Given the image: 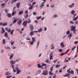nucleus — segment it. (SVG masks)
I'll use <instances>...</instances> for the list:
<instances>
[{
	"instance_id": "1",
	"label": "nucleus",
	"mask_w": 78,
	"mask_h": 78,
	"mask_svg": "<svg viewBox=\"0 0 78 78\" xmlns=\"http://www.w3.org/2000/svg\"><path fill=\"white\" fill-rule=\"evenodd\" d=\"M14 67V65H12V68H13V72H15L16 71H18L20 70L18 68V67L15 68V70Z\"/></svg>"
},
{
	"instance_id": "2",
	"label": "nucleus",
	"mask_w": 78,
	"mask_h": 78,
	"mask_svg": "<svg viewBox=\"0 0 78 78\" xmlns=\"http://www.w3.org/2000/svg\"><path fill=\"white\" fill-rule=\"evenodd\" d=\"M76 28V26H72L71 27V29H70L71 31H76V29H75Z\"/></svg>"
},
{
	"instance_id": "3",
	"label": "nucleus",
	"mask_w": 78,
	"mask_h": 78,
	"mask_svg": "<svg viewBox=\"0 0 78 78\" xmlns=\"http://www.w3.org/2000/svg\"><path fill=\"white\" fill-rule=\"evenodd\" d=\"M43 73H42V74L44 75H46L48 74V71L47 70H45L43 71Z\"/></svg>"
},
{
	"instance_id": "4",
	"label": "nucleus",
	"mask_w": 78,
	"mask_h": 78,
	"mask_svg": "<svg viewBox=\"0 0 78 78\" xmlns=\"http://www.w3.org/2000/svg\"><path fill=\"white\" fill-rule=\"evenodd\" d=\"M16 18H15V17L13 18V19H12V20H13L14 19V20H13V23L15 24L17 21V20H16Z\"/></svg>"
},
{
	"instance_id": "5",
	"label": "nucleus",
	"mask_w": 78,
	"mask_h": 78,
	"mask_svg": "<svg viewBox=\"0 0 78 78\" xmlns=\"http://www.w3.org/2000/svg\"><path fill=\"white\" fill-rule=\"evenodd\" d=\"M22 23V20H20L18 22H17V24L19 25H20Z\"/></svg>"
},
{
	"instance_id": "6",
	"label": "nucleus",
	"mask_w": 78,
	"mask_h": 78,
	"mask_svg": "<svg viewBox=\"0 0 78 78\" xmlns=\"http://www.w3.org/2000/svg\"><path fill=\"white\" fill-rule=\"evenodd\" d=\"M29 27H30V30H34V27L33 25H30Z\"/></svg>"
},
{
	"instance_id": "7",
	"label": "nucleus",
	"mask_w": 78,
	"mask_h": 78,
	"mask_svg": "<svg viewBox=\"0 0 78 78\" xmlns=\"http://www.w3.org/2000/svg\"><path fill=\"white\" fill-rule=\"evenodd\" d=\"M53 52H51V53L50 54V60H51V59H53L52 57H53Z\"/></svg>"
},
{
	"instance_id": "8",
	"label": "nucleus",
	"mask_w": 78,
	"mask_h": 78,
	"mask_svg": "<svg viewBox=\"0 0 78 78\" xmlns=\"http://www.w3.org/2000/svg\"><path fill=\"white\" fill-rule=\"evenodd\" d=\"M27 25L26 21H25L23 23V26H24V27H25Z\"/></svg>"
},
{
	"instance_id": "9",
	"label": "nucleus",
	"mask_w": 78,
	"mask_h": 78,
	"mask_svg": "<svg viewBox=\"0 0 78 78\" xmlns=\"http://www.w3.org/2000/svg\"><path fill=\"white\" fill-rule=\"evenodd\" d=\"M10 63H12V65H14V64L16 63V61H13L12 60H11V61H10Z\"/></svg>"
},
{
	"instance_id": "10",
	"label": "nucleus",
	"mask_w": 78,
	"mask_h": 78,
	"mask_svg": "<svg viewBox=\"0 0 78 78\" xmlns=\"http://www.w3.org/2000/svg\"><path fill=\"white\" fill-rule=\"evenodd\" d=\"M75 3H72L71 5H69V7L72 8L74 6Z\"/></svg>"
},
{
	"instance_id": "11",
	"label": "nucleus",
	"mask_w": 78,
	"mask_h": 78,
	"mask_svg": "<svg viewBox=\"0 0 78 78\" xmlns=\"http://www.w3.org/2000/svg\"><path fill=\"white\" fill-rule=\"evenodd\" d=\"M45 62H46V63H47L48 64L50 63V62L49 61V60L48 59H46L45 61Z\"/></svg>"
},
{
	"instance_id": "12",
	"label": "nucleus",
	"mask_w": 78,
	"mask_h": 78,
	"mask_svg": "<svg viewBox=\"0 0 78 78\" xmlns=\"http://www.w3.org/2000/svg\"><path fill=\"white\" fill-rule=\"evenodd\" d=\"M5 75H10L11 73L9 72H6V73H5Z\"/></svg>"
},
{
	"instance_id": "13",
	"label": "nucleus",
	"mask_w": 78,
	"mask_h": 78,
	"mask_svg": "<svg viewBox=\"0 0 78 78\" xmlns=\"http://www.w3.org/2000/svg\"><path fill=\"white\" fill-rule=\"evenodd\" d=\"M60 45H61V46H62V47H64V44L63 42H62L60 43Z\"/></svg>"
},
{
	"instance_id": "14",
	"label": "nucleus",
	"mask_w": 78,
	"mask_h": 78,
	"mask_svg": "<svg viewBox=\"0 0 78 78\" xmlns=\"http://www.w3.org/2000/svg\"><path fill=\"white\" fill-rule=\"evenodd\" d=\"M34 32L32 31L30 33V34H29V35L30 36H32L34 35Z\"/></svg>"
},
{
	"instance_id": "15",
	"label": "nucleus",
	"mask_w": 78,
	"mask_h": 78,
	"mask_svg": "<svg viewBox=\"0 0 78 78\" xmlns=\"http://www.w3.org/2000/svg\"><path fill=\"white\" fill-rule=\"evenodd\" d=\"M16 14V12H15V11H13V12H12V16H14V15H15V14Z\"/></svg>"
},
{
	"instance_id": "16",
	"label": "nucleus",
	"mask_w": 78,
	"mask_h": 78,
	"mask_svg": "<svg viewBox=\"0 0 78 78\" xmlns=\"http://www.w3.org/2000/svg\"><path fill=\"white\" fill-rule=\"evenodd\" d=\"M14 55L13 54H12L10 56V58H9L10 59H12V58L13 57V56Z\"/></svg>"
},
{
	"instance_id": "17",
	"label": "nucleus",
	"mask_w": 78,
	"mask_h": 78,
	"mask_svg": "<svg viewBox=\"0 0 78 78\" xmlns=\"http://www.w3.org/2000/svg\"><path fill=\"white\" fill-rule=\"evenodd\" d=\"M42 31V29L41 28H40L38 30V32L40 33Z\"/></svg>"
},
{
	"instance_id": "18",
	"label": "nucleus",
	"mask_w": 78,
	"mask_h": 78,
	"mask_svg": "<svg viewBox=\"0 0 78 78\" xmlns=\"http://www.w3.org/2000/svg\"><path fill=\"white\" fill-rule=\"evenodd\" d=\"M33 5H31V6H30L29 8V9L31 10L33 8Z\"/></svg>"
},
{
	"instance_id": "19",
	"label": "nucleus",
	"mask_w": 78,
	"mask_h": 78,
	"mask_svg": "<svg viewBox=\"0 0 78 78\" xmlns=\"http://www.w3.org/2000/svg\"><path fill=\"white\" fill-rule=\"evenodd\" d=\"M2 30L3 32H2L1 33L2 34H3L5 32V31L3 27L2 28Z\"/></svg>"
},
{
	"instance_id": "20",
	"label": "nucleus",
	"mask_w": 78,
	"mask_h": 78,
	"mask_svg": "<svg viewBox=\"0 0 78 78\" xmlns=\"http://www.w3.org/2000/svg\"><path fill=\"white\" fill-rule=\"evenodd\" d=\"M7 16H8V17L10 18L11 16V14L10 13L7 14Z\"/></svg>"
},
{
	"instance_id": "21",
	"label": "nucleus",
	"mask_w": 78,
	"mask_h": 78,
	"mask_svg": "<svg viewBox=\"0 0 78 78\" xmlns=\"http://www.w3.org/2000/svg\"><path fill=\"white\" fill-rule=\"evenodd\" d=\"M23 12V11H21V12H19V13H18V14L19 15H21L22 14Z\"/></svg>"
},
{
	"instance_id": "22",
	"label": "nucleus",
	"mask_w": 78,
	"mask_h": 78,
	"mask_svg": "<svg viewBox=\"0 0 78 78\" xmlns=\"http://www.w3.org/2000/svg\"><path fill=\"white\" fill-rule=\"evenodd\" d=\"M20 3H18V4H16V7H17V8H19L20 7Z\"/></svg>"
},
{
	"instance_id": "23",
	"label": "nucleus",
	"mask_w": 78,
	"mask_h": 78,
	"mask_svg": "<svg viewBox=\"0 0 78 78\" xmlns=\"http://www.w3.org/2000/svg\"><path fill=\"white\" fill-rule=\"evenodd\" d=\"M73 36V35L72 34H69V35H68V37H69V39H70V38H71V37Z\"/></svg>"
},
{
	"instance_id": "24",
	"label": "nucleus",
	"mask_w": 78,
	"mask_h": 78,
	"mask_svg": "<svg viewBox=\"0 0 78 78\" xmlns=\"http://www.w3.org/2000/svg\"><path fill=\"white\" fill-rule=\"evenodd\" d=\"M32 42H35V37H32Z\"/></svg>"
},
{
	"instance_id": "25",
	"label": "nucleus",
	"mask_w": 78,
	"mask_h": 78,
	"mask_svg": "<svg viewBox=\"0 0 78 78\" xmlns=\"http://www.w3.org/2000/svg\"><path fill=\"white\" fill-rule=\"evenodd\" d=\"M5 37H8V34L7 33H5Z\"/></svg>"
},
{
	"instance_id": "26",
	"label": "nucleus",
	"mask_w": 78,
	"mask_h": 78,
	"mask_svg": "<svg viewBox=\"0 0 78 78\" xmlns=\"http://www.w3.org/2000/svg\"><path fill=\"white\" fill-rule=\"evenodd\" d=\"M21 72V70H19L17 71V72H16V74H18L19 73H20Z\"/></svg>"
},
{
	"instance_id": "27",
	"label": "nucleus",
	"mask_w": 78,
	"mask_h": 78,
	"mask_svg": "<svg viewBox=\"0 0 78 78\" xmlns=\"http://www.w3.org/2000/svg\"><path fill=\"white\" fill-rule=\"evenodd\" d=\"M71 13H72L73 15L75 13V11L73 10H72L71 12Z\"/></svg>"
},
{
	"instance_id": "28",
	"label": "nucleus",
	"mask_w": 78,
	"mask_h": 78,
	"mask_svg": "<svg viewBox=\"0 0 78 78\" xmlns=\"http://www.w3.org/2000/svg\"><path fill=\"white\" fill-rule=\"evenodd\" d=\"M41 16H40L39 17H37L36 18L37 19V20H39L40 19H41Z\"/></svg>"
},
{
	"instance_id": "29",
	"label": "nucleus",
	"mask_w": 78,
	"mask_h": 78,
	"mask_svg": "<svg viewBox=\"0 0 78 78\" xmlns=\"http://www.w3.org/2000/svg\"><path fill=\"white\" fill-rule=\"evenodd\" d=\"M44 5V4H41V5H40V7L41 9L43 7Z\"/></svg>"
},
{
	"instance_id": "30",
	"label": "nucleus",
	"mask_w": 78,
	"mask_h": 78,
	"mask_svg": "<svg viewBox=\"0 0 78 78\" xmlns=\"http://www.w3.org/2000/svg\"><path fill=\"white\" fill-rule=\"evenodd\" d=\"M7 25V23H3V26H5Z\"/></svg>"
},
{
	"instance_id": "31",
	"label": "nucleus",
	"mask_w": 78,
	"mask_h": 78,
	"mask_svg": "<svg viewBox=\"0 0 78 78\" xmlns=\"http://www.w3.org/2000/svg\"><path fill=\"white\" fill-rule=\"evenodd\" d=\"M51 47H52V48H51V49H53L54 48V47L53 46V44H52L51 45Z\"/></svg>"
},
{
	"instance_id": "32",
	"label": "nucleus",
	"mask_w": 78,
	"mask_h": 78,
	"mask_svg": "<svg viewBox=\"0 0 78 78\" xmlns=\"http://www.w3.org/2000/svg\"><path fill=\"white\" fill-rule=\"evenodd\" d=\"M70 73L74 74V72L73 70H71V71L70 72Z\"/></svg>"
},
{
	"instance_id": "33",
	"label": "nucleus",
	"mask_w": 78,
	"mask_h": 78,
	"mask_svg": "<svg viewBox=\"0 0 78 78\" xmlns=\"http://www.w3.org/2000/svg\"><path fill=\"white\" fill-rule=\"evenodd\" d=\"M60 66L59 65H56L55 67L56 68H57L58 67H59Z\"/></svg>"
},
{
	"instance_id": "34",
	"label": "nucleus",
	"mask_w": 78,
	"mask_h": 78,
	"mask_svg": "<svg viewBox=\"0 0 78 78\" xmlns=\"http://www.w3.org/2000/svg\"><path fill=\"white\" fill-rule=\"evenodd\" d=\"M14 30H12L10 32V34H11V35H12L13 34V32H14Z\"/></svg>"
},
{
	"instance_id": "35",
	"label": "nucleus",
	"mask_w": 78,
	"mask_h": 78,
	"mask_svg": "<svg viewBox=\"0 0 78 78\" xmlns=\"http://www.w3.org/2000/svg\"><path fill=\"white\" fill-rule=\"evenodd\" d=\"M37 67L38 68H40L41 67V66L40 64H39L37 65Z\"/></svg>"
},
{
	"instance_id": "36",
	"label": "nucleus",
	"mask_w": 78,
	"mask_h": 78,
	"mask_svg": "<svg viewBox=\"0 0 78 78\" xmlns=\"http://www.w3.org/2000/svg\"><path fill=\"white\" fill-rule=\"evenodd\" d=\"M3 44H5V39H3Z\"/></svg>"
},
{
	"instance_id": "37",
	"label": "nucleus",
	"mask_w": 78,
	"mask_h": 78,
	"mask_svg": "<svg viewBox=\"0 0 78 78\" xmlns=\"http://www.w3.org/2000/svg\"><path fill=\"white\" fill-rule=\"evenodd\" d=\"M47 66V65L46 64H42V65L41 66V67H43L44 66Z\"/></svg>"
},
{
	"instance_id": "38",
	"label": "nucleus",
	"mask_w": 78,
	"mask_h": 78,
	"mask_svg": "<svg viewBox=\"0 0 78 78\" xmlns=\"http://www.w3.org/2000/svg\"><path fill=\"white\" fill-rule=\"evenodd\" d=\"M69 51V49L67 50L66 51V52L65 53V54H67L68 53V52Z\"/></svg>"
},
{
	"instance_id": "39",
	"label": "nucleus",
	"mask_w": 78,
	"mask_h": 78,
	"mask_svg": "<svg viewBox=\"0 0 78 78\" xmlns=\"http://www.w3.org/2000/svg\"><path fill=\"white\" fill-rule=\"evenodd\" d=\"M4 12H5V13H8V10L6 9H5L4 10Z\"/></svg>"
},
{
	"instance_id": "40",
	"label": "nucleus",
	"mask_w": 78,
	"mask_h": 78,
	"mask_svg": "<svg viewBox=\"0 0 78 78\" xmlns=\"http://www.w3.org/2000/svg\"><path fill=\"white\" fill-rule=\"evenodd\" d=\"M78 18V16H77L76 18H75L73 20V21L76 20Z\"/></svg>"
},
{
	"instance_id": "41",
	"label": "nucleus",
	"mask_w": 78,
	"mask_h": 78,
	"mask_svg": "<svg viewBox=\"0 0 78 78\" xmlns=\"http://www.w3.org/2000/svg\"><path fill=\"white\" fill-rule=\"evenodd\" d=\"M28 16V14H27V15L25 16H24V18H27Z\"/></svg>"
},
{
	"instance_id": "42",
	"label": "nucleus",
	"mask_w": 78,
	"mask_h": 78,
	"mask_svg": "<svg viewBox=\"0 0 78 78\" xmlns=\"http://www.w3.org/2000/svg\"><path fill=\"white\" fill-rule=\"evenodd\" d=\"M29 42H30V44L32 45L34 44V42H31L30 41H29Z\"/></svg>"
},
{
	"instance_id": "43",
	"label": "nucleus",
	"mask_w": 78,
	"mask_h": 78,
	"mask_svg": "<svg viewBox=\"0 0 78 78\" xmlns=\"http://www.w3.org/2000/svg\"><path fill=\"white\" fill-rule=\"evenodd\" d=\"M76 46L72 48V51H73L74 50H75V48H76Z\"/></svg>"
},
{
	"instance_id": "44",
	"label": "nucleus",
	"mask_w": 78,
	"mask_h": 78,
	"mask_svg": "<svg viewBox=\"0 0 78 78\" xmlns=\"http://www.w3.org/2000/svg\"><path fill=\"white\" fill-rule=\"evenodd\" d=\"M65 54H66L65 53H61L60 54V55L61 56H63V55H64Z\"/></svg>"
},
{
	"instance_id": "45",
	"label": "nucleus",
	"mask_w": 78,
	"mask_h": 78,
	"mask_svg": "<svg viewBox=\"0 0 78 78\" xmlns=\"http://www.w3.org/2000/svg\"><path fill=\"white\" fill-rule=\"evenodd\" d=\"M78 43V41H76L74 42V44H77Z\"/></svg>"
},
{
	"instance_id": "46",
	"label": "nucleus",
	"mask_w": 78,
	"mask_h": 78,
	"mask_svg": "<svg viewBox=\"0 0 78 78\" xmlns=\"http://www.w3.org/2000/svg\"><path fill=\"white\" fill-rule=\"evenodd\" d=\"M53 67H51V68H50V71L51 72L52 71H53Z\"/></svg>"
},
{
	"instance_id": "47",
	"label": "nucleus",
	"mask_w": 78,
	"mask_h": 78,
	"mask_svg": "<svg viewBox=\"0 0 78 78\" xmlns=\"http://www.w3.org/2000/svg\"><path fill=\"white\" fill-rule=\"evenodd\" d=\"M40 42L39 41L37 42V48L38 46H39V44Z\"/></svg>"
},
{
	"instance_id": "48",
	"label": "nucleus",
	"mask_w": 78,
	"mask_h": 78,
	"mask_svg": "<svg viewBox=\"0 0 78 78\" xmlns=\"http://www.w3.org/2000/svg\"><path fill=\"white\" fill-rule=\"evenodd\" d=\"M70 33V32L68 30L67 32H66V34H68Z\"/></svg>"
},
{
	"instance_id": "49",
	"label": "nucleus",
	"mask_w": 78,
	"mask_h": 78,
	"mask_svg": "<svg viewBox=\"0 0 78 78\" xmlns=\"http://www.w3.org/2000/svg\"><path fill=\"white\" fill-rule=\"evenodd\" d=\"M33 15L34 16H35L37 15V14L36 12H33Z\"/></svg>"
},
{
	"instance_id": "50",
	"label": "nucleus",
	"mask_w": 78,
	"mask_h": 78,
	"mask_svg": "<svg viewBox=\"0 0 78 78\" xmlns=\"http://www.w3.org/2000/svg\"><path fill=\"white\" fill-rule=\"evenodd\" d=\"M12 76H6V78H10Z\"/></svg>"
},
{
	"instance_id": "51",
	"label": "nucleus",
	"mask_w": 78,
	"mask_h": 78,
	"mask_svg": "<svg viewBox=\"0 0 78 78\" xmlns=\"http://www.w3.org/2000/svg\"><path fill=\"white\" fill-rule=\"evenodd\" d=\"M57 17V15H54V16H53L52 17L53 18V17H54L55 18H56Z\"/></svg>"
},
{
	"instance_id": "52",
	"label": "nucleus",
	"mask_w": 78,
	"mask_h": 78,
	"mask_svg": "<svg viewBox=\"0 0 78 78\" xmlns=\"http://www.w3.org/2000/svg\"><path fill=\"white\" fill-rule=\"evenodd\" d=\"M62 49H59L58 52H62Z\"/></svg>"
},
{
	"instance_id": "53",
	"label": "nucleus",
	"mask_w": 78,
	"mask_h": 78,
	"mask_svg": "<svg viewBox=\"0 0 78 78\" xmlns=\"http://www.w3.org/2000/svg\"><path fill=\"white\" fill-rule=\"evenodd\" d=\"M5 3H3L2 4V5H1L2 6H5Z\"/></svg>"
},
{
	"instance_id": "54",
	"label": "nucleus",
	"mask_w": 78,
	"mask_h": 78,
	"mask_svg": "<svg viewBox=\"0 0 78 78\" xmlns=\"http://www.w3.org/2000/svg\"><path fill=\"white\" fill-rule=\"evenodd\" d=\"M11 45H13L14 44V42H12L11 41Z\"/></svg>"
},
{
	"instance_id": "55",
	"label": "nucleus",
	"mask_w": 78,
	"mask_h": 78,
	"mask_svg": "<svg viewBox=\"0 0 78 78\" xmlns=\"http://www.w3.org/2000/svg\"><path fill=\"white\" fill-rule=\"evenodd\" d=\"M53 73H51V71L50 72H49V74L50 75H53Z\"/></svg>"
},
{
	"instance_id": "56",
	"label": "nucleus",
	"mask_w": 78,
	"mask_h": 78,
	"mask_svg": "<svg viewBox=\"0 0 78 78\" xmlns=\"http://www.w3.org/2000/svg\"><path fill=\"white\" fill-rule=\"evenodd\" d=\"M56 74H55L54 76L53 77V78H56Z\"/></svg>"
},
{
	"instance_id": "57",
	"label": "nucleus",
	"mask_w": 78,
	"mask_h": 78,
	"mask_svg": "<svg viewBox=\"0 0 78 78\" xmlns=\"http://www.w3.org/2000/svg\"><path fill=\"white\" fill-rule=\"evenodd\" d=\"M70 23L71 24H74V23L73 22H72V21H71L70 22Z\"/></svg>"
},
{
	"instance_id": "58",
	"label": "nucleus",
	"mask_w": 78,
	"mask_h": 78,
	"mask_svg": "<svg viewBox=\"0 0 78 78\" xmlns=\"http://www.w3.org/2000/svg\"><path fill=\"white\" fill-rule=\"evenodd\" d=\"M57 61V59H56L55 61H53V62H54V63H55Z\"/></svg>"
},
{
	"instance_id": "59",
	"label": "nucleus",
	"mask_w": 78,
	"mask_h": 78,
	"mask_svg": "<svg viewBox=\"0 0 78 78\" xmlns=\"http://www.w3.org/2000/svg\"><path fill=\"white\" fill-rule=\"evenodd\" d=\"M77 51H76V52H78V45L77 46Z\"/></svg>"
},
{
	"instance_id": "60",
	"label": "nucleus",
	"mask_w": 78,
	"mask_h": 78,
	"mask_svg": "<svg viewBox=\"0 0 78 78\" xmlns=\"http://www.w3.org/2000/svg\"><path fill=\"white\" fill-rule=\"evenodd\" d=\"M5 29L6 30V31H8V28L6 27V28H5Z\"/></svg>"
},
{
	"instance_id": "61",
	"label": "nucleus",
	"mask_w": 78,
	"mask_h": 78,
	"mask_svg": "<svg viewBox=\"0 0 78 78\" xmlns=\"http://www.w3.org/2000/svg\"><path fill=\"white\" fill-rule=\"evenodd\" d=\"M28 11H26L25 12H24V13H25L27 14V13H28Z\"/></svg>"
},
{
	"instance_id": "62",
	"label": "nucleus",
	"mask_w": 78,
	"mask_h": 78,
	"mask_svg": "<svg viewBox=\"0 0 78 78\" xmlns=\"http://www.w3.org/2000/svg\"><path fill=\"white\" fill-rule=\"evenodd\" d=\"M9 1L8 0H5V3H6Z\"/></svg>"
},
{
	"instance_id": "63",
	"label": "nucleus",
	"mask_w": 78,
	"mask_h": 78,
	"mask_svg": "<svg viewBox=\"0 0 78 78\" xmlns=\"http://www.w3.org/2000/svg\"><path fill=\"white\" fill-rule=\"evenodd\" d=\"M54 5H52L51 6V8H54Z\"/></svg>"
},
{
	"instance_id": "64",
	"label": "nucleus",
	"mask_w": 78,
	"mask_h": 78,
	"mask_svg": "<svg viewBox=\"0 0 78 78\" xmlns=\"http://www.w3.org/2000/svg\"><path fill=\"white\" fill-rule=\"evenodd\" d=\"M36 4V2H33V3H32V5H34Z\"/></svg>"
}]
</instances>
